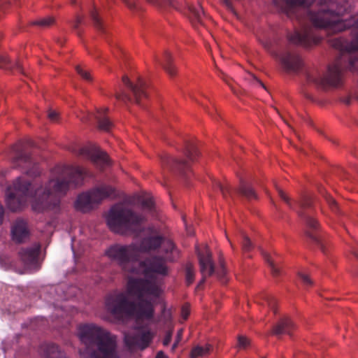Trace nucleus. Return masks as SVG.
<instances>
[{
    "mask_svg": "<svg viewBox=\"0 0 358 358\" xmlns=\"http://www.w3.org/2000/svg\"><path fill=\"white\" fill-rule=\"evenodd\" d=\"M315 0H273L279 11L289 18H296L300 23L303 15L317 28L329 29L333 32L350 30V41L335 38L331 45L339 51L336 62L329 65L325 76L317 71H303V63L298 54L289 50L282 52L279 59L283 69L288 73L303 72L306 80H342L343 68L358 71V17L341 20V15L347 12V0H320L317 10L309 8Z\"/></svg>",
    "mask_w": 358,
    "mask_h": 358,
    "instance_id": "obj_1",
    "label": "nucleus"
},
{
    "mask_svg": "<svg viewBox=\"0 0 358 358\" xmlns=\"http://www.w3.org/2000/svg\"><path fill=\"white\" fill-rule=\"evenodd\" d=\"M59 176L49 180L45 187L35 191L31 182L21 177L17 178L6 192V203L11 211L22 208L28 197L34 196L32 208L37 212L60 211L61 198L71 187L83 183L87 175L85 169L79 166H64L59 169Z\"/></svg>",
    "mask_w": 358,
    "mask_h": 358,
    "instance_id": "obj_2",
    "label": "nucleus"
},
{
    "mask_svg": "<svg viewBox=\"0 0 358 358\" xmlns=\"http://www.w3.org/2000/svg\"><path fill=\"white\" fill-rule=\"evenodd\" d=\"M127 291L137 299V302L131 301L123 292L110 294L106 299L108 312L120 320L131 317L151 320L154 315V306L152 301L145 296L158 297L161 292L159 286L150 280L130 279Z\"/></svg>",
    "mask_w": 358,
    "mask_h": 358,
    "instance_id": "obj_3",
    "label": "nucleus"
},
{
    "mask_svg": "<svg viewBox=\"0 0 358 358\" xmlns=\"http://www.w3.org/2000/svg\"><path fill=\"white\" fill-rule=\"evenodd\" d=\"M78 335L85 346L83 358H116V337L94 324L80 326Z\"/></svg>",
    "mask_w": 358,
    "mask_h": 358,
    "instance_id": "obj_4",
    "label": "nucleus"
},
{
    "mask_svg": "<svg viewBox=\"0 0 358 358\" xmlns=\"http://www.w3.org/2000/svg\"><path fill=\"white\" fill-rule=\"evenodd\" d=\"M144 217L122 204L113 206L106 217L110 229L120 235H138L143 231Z\"/></svg>",
    "mask_w": 358,
    "mask_h": 358,
    "instance_id": "obj_5",
    "label": "nucleus"
},
{
    "mask_svg": "<svg viewBox=\"0 0 358 358\" xmlns=\"http://www.w3.org/2000/svg\"><path fill=\"white\" fill-rule=\"evenodd\" d=\"M277 191L281 199L283 200L290 208L296 211L301 220L305 224L306 227L305 235L308 240L323 250V243L318 233V222L311 216L310 213L307 211V209L312 205L310 199L304 196L299 201L292 202L282 189L277 187Z\"/></svg>",
    "mask_w": 358,
    "mask_h": 358,
    "instance_id": "obj_6",
    "label": "nucleus"
},
{
    "mask_svg": "<svg viewBox=\"0 0 358 358\" xmlns=\"http://www.w3.org/2000/svg\"><path fill=\"white\" fill-rule=\"evenodd\" d=\"M183 152L186 157L185 159L166 155L162 157V163L173 173L187 179L191 174L190 162H193L199 155V151L194 143L187 142Z\"/></svg>",
    "mask_w": 358,
    "mask_h": 358,
    "instance_id": "obj_7",
    "label": "nucleus"
},
{
    "mask_svg": "<svg viewBox=\"0 0 358 358\" xmlns=\"http://www.w3.org/2000/svg\"><path fill=\"white\" fill-rule=\"evenodd\" d=\"M115 196V190L113 187L102 185L79 194L75 202V208L77 210L87 213L99 205L103 199Z\"/></svg>",
    "mask_w": 358,
    "mask_h": 358,
    "instance_id": "obj_8",
    "label": "nucleus"
},
{
    "mask_svg": "<svg viewBox=\"0 0 358 358\" xmlns=\"http://www.w3.org/2000/svg\"><path fill=\"white\" fill-rule=\"evenodd\" d=\"M161 248V252L166 254V258L169 261H176L179 257L178 250L170 240L166 239L160 235L148 236L143 238L139 246L138 252H148L155 251Z\"/></svg>",
    "mask_w": 358,
    "mask_h": 358,
    "instance_id": "obj_9",
    "label": "nucleus"
},
{
    "mask_svg": "<svg viewBox=\"0 0 358 358\" xmlns=\"http://www.w3.org/2000/svg\"><path fill=\"white\" fill-rule=\"evenodd\" d=\"M28 144L19 142L10 148L12 161L15 166L22 168L29 176H36L39 174L37 163L28 150Z\"/></svg>",
    "mask_w": 358,
    "mask_h": 358,
    "instance_id": "obj_10",
    "label": "nucleus"
},
{
    "mask_svg": "<svg viewBox=\"0 0 358 358\" xmlns=\"http://www.w3.org/2000/svg\"><path fill=\"white\" fill-rule=\"evenodd\" d=\"M122 83L131 94L125 92H117L115 95L116 99L124 102H135L143 107L144 106V100L148 98V92H146L148 83L143 78L138 77L136 83H133L127 76H124L122 77Z\"/></svg>",
    "mask_w": 358,
    "mask_h": 358,
    "instance_id": "obj_11",
    "label": "nucleus"
},
{
    "mask_svg": "<svg viewBox=\"0 0 358 358\" xmlns=\"http://www.w3.org/2000/svg\"><path fill=\"white\" fill-rule=\"evenodd\" d=\"M105 253L110 260L116 262L123 268L129 263L136 261L138 257V246L134 244H114L110 245Z\"/></svg>",
    "mask_w": 358,
    "mask_h": 358,
    "instance_id": "obj_12",
    "label": "nucleus"
},
{
    "mask_svg": "<svg viewBox=\"0 0 358 358\" xmlns=\"http://www.w3.org/2000/svg\"><path fill=\"white\" fill-rule=\"evenodd\" d=\"M153 334L148 327L136 326L131 331L124 334L125 345L129 349L144 350L151 343Z\"/></svg>",
    "mask_w": 358,
    "mask_h": 358,
    "instance_id": "obj_13",
    "label": "nucleus"
},
{
    "mask_svg": "<svg viewBox=\"0 0 358 358\" xmlns=\"http://www.w3.org/2000/svg\"><path fill=\"white\" fill-rule=\"evenodd\" d=\"M287 37L290 44L306 48L317 44L321 40L311 27L305 24H302L300 29H296L293 32H289Z\"/></svg>",
    "mask_w": 358,
    "mask_h": 358,
    "instance_id": "obj_14",
    "label": "nucleus"
},
{
    "mask_svg": "<svg viewBox=\"0 0 358 358\" xmlns=\"http://www.w3.org/2000/svg\"><path fill=\"white\" fill-rule=\"evenodd\" d=\"M169 262L166 258V254L162 253V255H153L145 258L140 263L145 276L148 277L153 273L165 276L168 274V268L166 262Z\"/></svg>",
    "mask_w": 358,
    "mask_h": 358,
    "instance_id": "obj_15",
    "label": "nucleus"
},
{
    "mask_svg": "<svg viewBox=\"0 0 358 358\" xmlns=\"http://www.w3.org/2000/svg\"><path fill=\"white\" fill-rule=\"evenodd\" d=\"M215 186V188L222 192L225 199H227L228 196H232L234 193L245 197L248 200L255 199L257 198V194L251 185L242 179L240 180L239 187L236 189H233L229 185H223L220 182H216Z\"/></svg>",
    "mask_w": 358,
    "mask_h": 358,
    "instance_id": "obj_16",
    "label": "nucleus"
},
{
    "mask_svg": "<svg viewBox=\"0 0 358 358\" xmlns=\"http://www.w3.org/2000/svg\"><path fill=\"white\" fill-rule=\"evenodd\" d=\"M41 251V245L34 243L33 245L22 248L19 255L24 265L29 268L38 269V259Z\"/></svg>",
    "mask_w": 358,
    "mask_h": 358,
    "instance_id": "obj_17",
    "label": "nucleus"
},
{
    "mask_svg": "<svg viewBox=\"0 0 358 358\" xmlns=\"http://www.w3.org/2000/svg\"><path fill=\"white\" fill-rule=\"evenodd\" d=\"M78 155L90 159L96 164L106 166L109 164L107 154L96 147L81 148L78 151Z\"/></svg>",
    "mask_w": 358,
    "mask_h": 358,
    "instance_id": "obj_18",
    "label": "nucleus"
},
{
    "mask_svg": "<svg viewBox=\"0 0 358 358\" xmlns=\"http://www.w3.org/2000/svg\"><path fill=\"white\" fill-rule=\"evenodd\" d=\"M29 230L27 223L22 219H17L11 227V236L13 240L21 243L25 242L29 238Z\"/></svg>",
    "mask_w": 358,
    "mask_h": 358,
    "instance_id": "obj_19",
    "label": "nucleus"
},
{
    "mask_svg": "<svg viewBox=\"0 0 358 358\" xmlns=\"http://www.w3.org/2000/svg\"><path fill=\"white\" fill-rule=\"evenodd\" d=\"M198 257L200 271L203 275L200 284H202L204 282L206 277L210 276L215 273V268L211 259V255L208 250H206L204 253L199 252Z\"/></svg>",
    "mask_w": 358,
    "mask_h": 358,
    "instance_id": "obj_20",
    "label": "nucleus"
},
{
    "mask_svg": "<svg viewBox=\"0 0 358 358\" xmlns=\"http://www.w3.org/2000/svg\"><path fill=\"white\" fill-rule=\"evenodd\" d=\"M187 8L188 17L194 26L204 24V19L206 16L203 8L199 4L196 6L187 5Z\"/></svg>",
    "mask_w": 358,
    "mask_h": 358,
    "instance_id": "obj_21",
    "label": "nucleus"
},
{
    "mask_svg": "<svg viewBox=\"0 0 358 358\" xmlns=\"http://www.w3.org/2000/svg\"><path fill=\"white\" fill-rule=\"evenodd\" d=\"M43 358H69L65 352L55 343H46L41 346Z\"/></svg>",
    "mask_w": 358,
    "mask_h": 358,
    "instance_id": "obj_22",
    "label": "nucleus"
},
{
    "mask_svg": "<svg viewBox=\"0 0 358 358\" xmlns=\"http://www.w3.org/2000/svg\"><path fill=\"white\" fill-rule=\"evenodd\" d=\"M108 110L107 108H101L98 109L94 115L99 129L105 131H109L113 126V122L106 115Z\"/></svg>",
    "mask_w": 358,
    "mask_h": 358,
    "instance_id": "obj_23",
    "label": "nucleus"
},
{
    "mask_svg": "<svg viewBox=\"0 0 358 358\" xmlns=\"http://www.w3.org/2000/svg\"><path fill=\"white\" fill-rule=\"evenodd\" d=\"M295 325L289 317H283L273 327V334L279 336L287 334L291 336L292 331L294 329Z\"/></svg>",
    "mask_w": 358,
    "mask_h": 358,
    "instance_id": "obj_24",
    "label": "nucleus"
},
{
    "mask_svg": "<svg viewBox=\"0 0 358 358\" xmlns=\"http://www.w3.org/2000/svg\"><path fill=\"white\" fill-rule=\"evenodd\" d=\"M0 69L6 71H13L15 69L23 73V68L19 62L13 63L6 55L0 54Z\"/></svg>",
    "mask_w": 358,
    "mask_h": 358,
    "instance_id": "obj_25",
    "label": "nucleus"
},
{
    "mask_svg": "<svg viewBox=\"0 0 358 358\" xmlns=\"http://www.w3.org/2000/svg\"><path fill=\"white\" fill-rule=\"evenodd\" d=\"M158 62L171 77H173L176 75V68L172 63V57L169 52L165 51L162 59H158Z\"/></svg>",
    "mask_w": 358,
    "mask_h": 358,
    "instance_id": "obj_26",
    "label": "nucleus"
},
{
    "mask_svg": "<svg viewBox=\"0 0 358 358\" xmlns=\"http://www.w3.org/2000/svg\"><path fill=\"white\" fill-rule=\"evenodd\" d=\"M148 2L162 10L168 8L180 10V5L173 0H148Z\"/></svg>",
    "mask_w": 358,
    "mask_h": 358,
    "instance_id": "obj_27",
    "label": "nucleus"
},
{
    "mask_svg": "<svg viewBox=\"0 0 358 358\" xmlns=\"http://www.w3.org/2000/svg\"><path fill=\"white\" fill-rule=\"evenodd\" d=\"M90 15L93 25L96 29V30L102 34H104L106 31L104 24L102 21V19L99 16L97 9L95 7H93L90 9Z\"/></svg>",
    "mask_w": 358,
    "mask_h": 358,
    "instance_id": "obj_28",
    "label": "nucleus"
},
{
    "mask_svg": "<svg viewBox=\"0 0 358 358\" xmlns=\"http://www.w3.org/2000/svg\"><path fill=\"white\" fill-rule=\"evenodd\" d=\"M210 352V345L196 346L191 351V358H198L208 355Z\"/></svg>",
    "mask_w": 358,
    "mask_h": 358,
    "instance_id": "obj_29",
    "label": "nucleus"
},
{
    "mask_svg": "<svg viewBox=\"0 0 358 358\" xmlns=\"http://www.w3.org/2000/svg\"><path fill=\"white\" fill-rule=\"evenodd\" d=\"M20 5L19 0H0V17L5 14L12 6Z\"/></svg>",
    "mask_w": 358,
    "mask_h": 358,
    "instance_id": "obj_30",
    "label": "nucleus"
},
{
    "mask_svg": "<svg viewBox=\"0 0 358 358\" xmlns=\"http://www.w3.org/2000/svg\"><path fill=\"white\" fill-rule=\"evenodd\" d=\"M263 300L265 304L273 311V313H276L275 306H276V299L275 297L269 294H264L263 295Z\"/></svg>",
    "mask_w": 358,
    "mask_h": 358,
    "instance_id": "obj_31",
    "label": "nucleus"
},
{
    "mask_svg": "<svg viewBox=\"0 0 358 358\" xmlns=\"http://www.w3.org/2000/svg\"><path fill=\"white\" fill-rule=\"evenodd\" d=\"M127 6L134 13H139L143 10L142 6L137 0H122Z\"/></svg>",
    "mask_w": 358,
    "mask_h": 358,
    "instance_id": "obj_32",
    "label": "nucleus"
},
{
    "mask_svg": "<svg viewBox=\"0 0 358 358\" xmlns=\"http://www.w3.org/2000/svg\"><path fill=\"white\" fill-rule=\"evenodd\" d=\"M185 280L187 285H191L194 280V271L192 264L190 263L185 266Z\"/></svg>",
    "mask_w": 358,
    "mask_h": 358,
    "instance_id": "obj_33",
    "label": "nucleus"
},
{
    "mask_svg": "<svg viewBox=\"0 0 358 358\" xmlns=\"http://www.w3.org/2000/svg\"><path fill=\"white\" fill-rule=\"evenodd\" d=\"M241 243L242 246V249L244 252H250L253 248V245L250 240V238L242 232L241 234Z\"/></svg>",
    "mask_w": 358,
    "mask_h": 358,
    "instance_id": "obj_34",
    "label": "nucleus"
},
{
    "mask_svg": "<svg viewBox=\"0 0 358 358\" xmlns=\"http://www.w3.org/2000/svg\"><path fill=\"white\" fill-rule=\"evenodd\" d=\"M55 20L52 17H46L38 20L34 21L32 24L36 25L41 27H48L53 24Z\"/></svg>",
    "mask_w": 358,
    "mask_h": 358,
    "instance_id": "obj_35",
    "label": "nucleus"
},
{
    "mask_svg": "<svg viewBox=\"0 0 358 358\" xmlns=\"http://www.w3.org/2000/svg\"><path fill=\"white\" fill-rule=\"evenodd\" d=\"M264 259L266 262L268 263L273 275H279L280 274V268L274 264V262L271 260V257L268 255H265Z\"/></svg>",
    "mask_w": 358,
    "mask_h": 358,
    "instance_id": "obj_36",
    "label": "nucleus"
},
{
    "mask_svg": "<svg viewBox=\"0 0 358 358\" xmlns=\"http://www.w3.org/2000/svg\"><path fill=\"white\" fill-rule=\"evenodd\" d=\"M298 275L305 287H308L313 285V280L310 278L308 274L301 271L299 272Z\"/></svg>",
    "mask_w": 358,
    "mask_h": 358,
    "instance_id": "obj_37",
    "label": "nucleus"
},
{
    "mask_svg": "<svg viewBox=\"0 0 358 358\" xmlns=\"http://www.w3.org/2000/svg\"><path fill=\"white\" fill-rule=\"evenodd\" d=\"M250 340L242 335L238 336V345L237 347L241 349H245L248 346L250 345Z\"/></svg>",
    "mask_w": 358,
    "mask_h": 358,
    "instance_id": "obj_38",
    "label": "nucleus"
},
{
    "mask_svg": "<svg viewBox=\"0 0 358 358\" xmlns=\"http://www.w3.org/2000/svg\"><path fill=\"white\" fill-rule=\"evenodd\" d=\"M83 22V18L81 17L77 16L76 19L71 22V26L73 29L76 31L78 35L80 34V31L79 29V26Z\"/></svg>",
    "mask_w": 358,
    "mask_h": 358,
    "instance_id": "obj_39",
    "label": "nucleus"
},
{
    "mask_svg": "<svg viewBox=\"0 0 358 358\" xmlns=\"http://www.w3.org/2000/svg\"><path fill=\"white\" fill-rule=\"evenodd\" d=\"M326 199L331 209L335 213H338V207L336 201L331 196H327Z\"/></svg>",
    "mask_w": 358,
    "mask_h": 358,
    "instance_id": "obj_40",
    "label": "nucleus"
},
{
    "mask_svg": "<svg viewBox=\"0 0 358 358\" xmlns=\"http://www.w3.org/2000/svg\"><path fill=\"white\" fill-rule=\"evenodd\" d=\"M76 71L78 72V73L85 80H87V81H90L92 80L91 78V76L90 74L83 70L80 66H77L76 67Z\"/></svg>",
    "mask_w": 358,
    "mask_h": 358,
    "instance_id": "obj_41",
    "label": "nucleus"
},
{
    "mask_svg": "<svg viewBox=\"0 0 358 358\" xmlns=\"http://www.w3.org/2000/svg\"><path fill=\"white\" fill-rule=\"evenodd\" d=\"M216 274H217V277L219 278H224L225 274H226V269H225L224 266V262H223V261L222 259L220 260V266L217 270Z\"/></svg>",
    "mask_w": 358,
    "mask_h": 358,
    "instance_id": "obj_42",
    "label": "nucleus"
},
{
    "mask_svg": "<svg viewBox=\"0 0 358 358\" xmlns=\"http://www.w3.org/2000/svg\"><path fill=\"white\" fill-rule=\"evenodd\" d=\"M142 205L145 208L148 210H152L154 203L152 199H145L143 201Z\"/></svg>",
    "mask_w": 358,
    "mask_h": 358,
    "instance_id": "obj_43",
    "label": "nucleus"
},
{
    "mask_svg": "<svg viewBox=\"0 0 358 358\" xmlns=\"http://www.w3.org/2000/svg\"><path fill=\"white\" fill-rule=\"evenodd\" d=\"M171 338H172V333L170 332V331H168L166 334V336L163 340V345L164 346H167L169 345V343H171Z\"/></svg>",
    "mask_w": 358,
    "mask_h": 358,
    "instance_id": "obj_44",
    "label": "nucleus"
},
{
    "mask_svg": "<svg viewBox=\"0 0 358 358\" xmlns=\"http://www.w3.org/2000/svg\"><path fill=\"white\" fill-rule=\"evenodd\" d=\"M5 208L3 205L0 203V225H1L4 220Z\"/></svg>",
    "mask_w": 358,
    "mask_h": 358,
    "instance_id": "obj_45",
    "label": "nucleus"
},
{
    "mask_svg": "<svg viewBox=\"0 0 358 358\" xmlns=\"http://www.w3.org/2000/svg\"><path fill=\"white\" fill-rule=\"evenodd\" d=\"M189 314V311L187 307H182V317L185 320L187 319Z\"/></svg>",
    "mask_w": 358,
    "mask_h": 358,
    "instance_id": "obj_46",
    "label": "nucleus"
},
{
    "mask_svg": "<svg viewBox=\"0 0 358 358\" xmlns=\"http://www.w3.org/2000/svg\"><path fill=\"white\" fill-rule=\"evenodd\" d=\"M57 113L55 111L50 110L48 113V117L52 121H55L57 120Z\"/></svg>",
    "mask_w": 358,
    "mask_h": 358,
    "instance_id": "obj_47",
    "label": "nucleus"
},
{
    "mask_svg": "<svg viewBox=\"0 0 358 358\" xmlns=\"http://www.w3.org/2000/svg\"><path fill=\"white\" fill-rule=\"evenodd\" d=\"M155 358H168V357L164 353L163 351H159Z\"/></svg>",
    "mask_w": 358,
    "mask_h": 358,
    "instance_id": "obj_48",
    "label": "nucleus"
},
{
    "mask_svg": "<svg viewBox=\"0 0 358 358\" xmlns=\"http://www.w3.org/2000/svg\"><path fill=\"white\" fill-rule=\"evenodd\" d=\"M220 76L227 85H230V83L227 78V76L223 72H220Z\"/></svg>",
    "mask_w": 358,
    "mask_h": 358,
    "instance_id": "obj_49",
    "label": "nucleus"
},
{
    "mask_svg": "<svg viewBox=\"0 0 358 358\" xmlns=\"http://www.w3.org/2000/svg\"><path fill=\"white\" fill-rule=\"evenodd\" d=\"M183 329H180L178 331L176 340L180 341L182 336Z\"/></svg>",
    "mask_w": 358,
    "mask_h": 358,
    "instance_id": "obj_50",
    "label": "nucleus"
},
{
    "mask_svg": "<svg viewBox=\"0 0 358 358\" xmlns=\"http://www.w3.org/2000/svg\"><path fill=\"white\" fill-rule=\"evenodd\" d=\"M342 101L347 104V105H349L350 103V101H351V99L350 97H344L342 99Z\"/></svg>",
    "mask_w": 358,
    "mask_h": 358,
    "instance_id": "obj_51",
    "label": "nucleus"
},
{
    "mask_svg": "<svg viewBox=\"0 0 358 358\" xmlns=\"http://www.w3.org/2000/svg\"><path fill=\"white\" fill-rule=\"evenodd\" d=\"M180 341H178V340H176V341L174 342V343L173 344L172 347H171V350L173 351L178 346V344Z\"/></svg>",
    "mask_w": 358,
    "mask_h": 358,
    "instance_id": "obj_52",
    "label": "nucleus"
},
{
    "mask_svg": "<svg viewBox=\"0 0 358 358\" xmlns=\"http://www.w3.org/2000/svg\"><path fill=\"white\" fill-rule=\"evenodd\" d=\"M262 44L266 49H270L271 45L270 42L262 43Z\"/></svg>",
    "mask_w": 358,
    "mask_h": 358,
    "instance_id": "obj_53",
    "label": "nucleus"
},
{
    "mask_svg": "<svg viewBox=\"0 0 358 358\" xmlns=\"http://www.w3.org/2000/svg\"><path fill=\"white\" fill-rule=\"evenodd\" d=\"M353 254L358 259V251L354 250Z\"/></svg>",
    "mask_w": 358,
    "mask_h": 358,
    "instance_id": "obj_54",
    "label": "nucleus"
},
{
    "mask_svg": "<svg viewBox=\"0 0 358 358\" xmlns=\"http://www.w3.org/2000/svg\"><path fill=\"white\" fill-rule=\"evenodd\" d=\"M256 80H257V81L260 84V85H261L262 87L266 88V87H265V86H264V84H263L260 80H257V79H256Z\"/></svg>",
    "mask_w": 358,
    "mask_h": 358,
    "instance_id": "obj_55",
    "label": "nucleus"
},
{
    "mask_svg": "<svg viewBox=\"0 0 358 358\" xmlns=\"http://www.w3.org/2000/svg\"><path fill=\"white\" fill-rule=\"evenodd\" d=\"M227 1V4L229 6V3L227 1Z\"/></svg>",
    "mask_w": 358,
    "mask_h": 358,
    "instance_id": "obj_56",
    "label": "nucleus"
},
{
    "mask_svg": "<svg viewBox=\"0 0 358 358\" xmlns=\"http://www.w3.org/2000/svg\"><path fill=\"white\" fill-rule=\"evenodd\" d=\"M182 220H183L184 222L185 223V220L184 217H182Z\"/></svg>",
    "mask_w": 358,
    "mask_h": 358,
    "instance_id": "obj_57",
    "label": "nucleus"
},
{
    "mask_svg": "<svg viewBox=\"0 0 358 358\" xmlns=\"http://www.w3.org/2000/svg\"><path fill=\"white\" fill-rule=\"evenodd\" d=\"M357 275H358V273H357Z\"/></svg>",
    "mask_w": 358,
    "mask_h": 358,
    "instance_id": "obj_58",
    "label": "nucleus"
}]
</instances>
